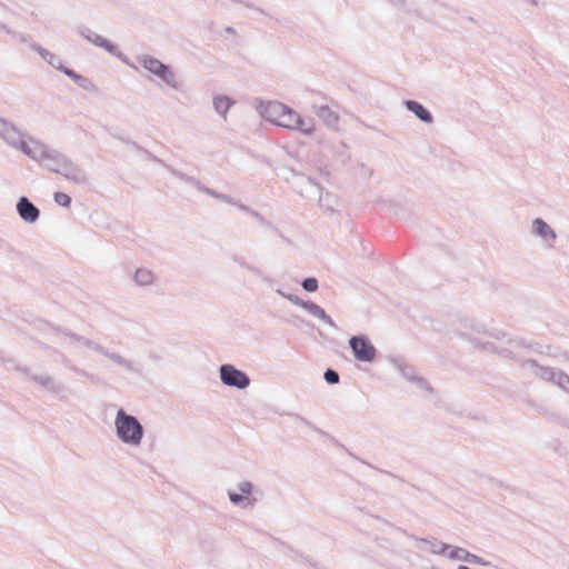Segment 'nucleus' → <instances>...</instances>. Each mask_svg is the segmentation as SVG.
Returning <instances> with one entry per match:
<instances>
[{
  "instance_id": "nucleus-52",
  "label": "nucleus",
  "mask_w": 569,
  "mask_h": 569,
  "mask_svg": "<svg viewBox=\"0 0 569 569\" xmlns=\"http://www.w3.org/2000/svg\"><path fill=\"white\" fill-rule=\"evenodd\" d=\"M458 569H470V568H469V567H467V566H465V565H460V566L458 567Z\"/></svg>"
},
{
  "instance_id": "nucleus-37",
  "label": "nucleus",
  "mask_w": 569,
  "mask_h": 569,
  "mask_svg": "<svg viewBox=\"0 0 569 569\" xmlns=\"http://www.w3.org/2000/svg\"><path fill=\"white\" fill-rule=\"evenodd\" d=\"M54 202L61 207H70L71 197L64 192L58 191L53 194Z\"/></svg>"
},
{
  "instance_id": "nucleus-16",
  "label": "nucleus",
  "mask_w": 569,
  "mask_h": 569,
  "mask_svg": "<svg viewBox=\"0 0 569 569\" xmlns=\"http://www.w3.org/2000/svg\"><path fill=\"white\" fill-rule=\"evenodd\" d=\"M389 362L398 370V372L408 381L416 382L420 388L430 389L427 381L417 376L416 369L405 362L400 358H389Z\"/></svg>"
},
{
  "instance_id": "nucleus-53",
  "label": "nucleus",
  "mask_w": 569,
  "mask_h": 569,
  "mask_svg": "<svg viewBox=\"0 0 569 569\" xmlns=\"http://www.w3.org/2000/svg\"><path fill=\"white\" fill-rule=\"evenodd\" d=\"M386 525L393 527L389 521L382 520Z\"/></svg>"
},
{
  "instance_id": "nucleus-5",
  "label": "nucleus",
  "mask_w": 569,
  "mask_h": 569,
  "mask_svg": "<svg viewBox=\"0 0 569 569\" xmlns=\"http://www.w3.org/2000/svg\"><path fill=\"white\" fill-rule=\"evenodd\" d=\"M78 345H82V346L91 349L96 353L108 358L116 365L124 368L127 371H130V372H133L137 375L141 373L140 367L138 365H136L133 361L122 357L121 355H119L117 352L110 351L108 348H106L104 346H102L99 342H96L94 340H91L89 338L80 336V340H78Z\"/></svg>"
},
{
  "instance_id": "nucleus-29",
  "label": "nucleus",
  "mask_w": 569,
  "mask_h": 569,
  "mask_svg": "<svg viewBox=\"0 0 569 569\" xmlns=\"http://www.w3.org/2000/svg\"><path fill=\"white\" fill-rule=\"evenodd\" d=\"M169 171L172 176H174L176 178H178L179 180H181L186 183L193 186L199 191L203 192L206 190V186L203 183H201V181L199 179H197L196 177L189 176V174H187L180 170H177L174 168H169Z\"/></svg>"
},
{
  "instance_id": "nucleus-43",
  "label": "nucleus",
  "mask_w": 569,
  "mask_h": 569,
  "mask_svg": "<svg viewBox=\"0 0 569 569\" xmlns=\"http://www.w3.org/2000/svg\"><path fill=\"white\" fill-rule=\"evenodd\" d=\"M20 41L27 43L31 48V43L33 42L30 34L19 33L17 34Z\"/></svg>"
},
{
  "instance_id": "nucleus-21",
  "label": "nucleus",
  "mask_w": 569,
  "mask_h": 569,
  "mask_svg": "<svg viewBox=\"0 0 569 569\" xmlns=\"http://www.w3.org/2000/svg\"><path fill=\"white\" fill-rule=\"evenodd\" d=\"M31 49L37 51L40 54V57L44 61H47L52 68L60 70L62 73H63V70L68 69L67 67L63 66L62 60L58 56H56L51 51L44 49L39 43L32 42Z\"/></svg>"
},
{
  "instance_id": "nucleus-39",
  "label": "nucleus",
  "mask_w": 569,
  "mask_h": 569,
  "mask_svg": "<svg viewBox=\"0 0 569 569\" xmlns=\"http://www.w3.org/2000/svg\"><path fill=\"white\" fill-rule=\"evenodd\" d=\"M323 378L329 385H336L340 380L339 373L333 369H327Z\"/></svg>"
},
{
  "instance_id": "nucleus-31",
  "label": "nucleus",
  "mask_w": 569,
  "mask_h": 569,
  "mask_svg": "<svg viewBox=\"0 0 569 569\" xmlns=\"http://www.w3.org/2000/svg\"><path fill=\"white\" fill-rule=\"evenodd\" d=\"M63 73L70 79H72L80 88L84 90H92L94 87L93 83L87 77L78 74L74 70L70 68L63 70Z\"/></svg>"
},
{
  "instance_id": "nucleus-33",
  "label": "nucleus",
  "mask_w": 569,
  "mask_h": 569,
  "mask_svg": "<svg viewBox=\"0 0 569 569\" xmlns=\"http://www.w3.org/2000/svg\"><path fill=\"white\" fill-rule=\"evenodd\" d=\"M232 260L238 263L241 268L250 271L251 273H253L256 277L262 279V280H267V277H264L262 270L249 262L246 261V259H243L242 257L240 256H237V254H233L232 256Z\"/></svg>"
},
{
  "instance_id": "nucleus-40",
  "label": "nucleus",
  "mask_w": 569,
  "mask_h": 569,
  "mask_svg": "<svg viewBox=\"0 0 569 569\" xmlns=\"http://www.w3.org/2000/svg\"><path fill=\"white\" fill-rule=\"evenodd\" d=\"M286 299L301 308H303V305L306 302V300H302L301 298H299L297 295H293V293H289L288 296H286Z\"/></svg>"
},
{
  "instance_id": "nucleus-38",
  "label": "nucleus",
  "mask_w": 569,
  "mask_h": 569,
  "mask_svg": "<svg viewBox=\"0 0 569 569\" xmlns=\"http://www.w3.org/2000/svg\"><path fill=\"white\" fill-rule=\"evenodd\" d=\"M301 286L306 291L315 292L318 290L319 283L316 278L309 277L302 280Z\"/></svg>"
},
{
  "instance_id": "nucleus-32",
  "label": "nucleus",
  "mask_w": 569,
  "mask_h": 569,
  "mask_svg": "<svg viewBox=\"0 0 569 569\" xmlns=\"http://www.w3.org/2000/svg\"><path fill=\"white\" fill-rule=\"evenodd\" d=\"M52 330L62 338V340L70 345V346H77L78 340H80V335L74 333L68 329H63L59 326H52Z\"/></svg>"
},
{
  "instance_id": "nucleus-15",
  "label": "nucleus",
  "mask_w": 569,
  "mask_h": 569,
  "mask_svg": "<svg viewBox=\"0 0 569 569\" xmlns=\"http://www.w3.org/2000/svg\"><path fill=\"white\" fill-rule=\"evenodd\" d=\"M256 109L266 121L277 124L281 113L286 110V104L278 101H259Z\"/></svg>"
},
{
  "instance_id": "nucleus-44",
  "label": "nucleus",
  "mask_w": 569,
  "mask_h": 569,
  "mask_svg": "<svg viewBox=\"0 0 569 569\" xmlns=\"http://www.w3.org/2000/svg\"><path fill=\"white\" fill-rule=\"evenodd\" d=\"M232 206H236L238 207L240 210L244 211V212H248L250 213V210H252L250 207L241 203L240 201L237 200V203H231Z\"/></svg>"
},
{
  "instance_id": "nucleus-12",
  "label": "nucleus",
  "mask_w": 569,
  "mask_h": 569,
  "mask_svg": "<svg viewBox=\"0 0 569 569\" xmlns=\"http://www.w3.org/2000/svg\"><path fill=\"white\" fill-rule=\"evenodd\" d=\"M54 173L60 174L66 180L79 186H84L89 182L87 172L68 156L61 167L59 169H54Z\"/></svg>"
},
{
  "instance_id": "nucleus-19",
  "label": "nucleus",
  "mask_w": 569,
  "mask_h": 569,
  "mask_svg": "<svg viewBox=\"0 0 569 569\" xmlns=\"http://www.w3.org/2000/svg\"><path fill=\"white\" fill-rule=\"evenodd\" d=\"M521 366L523 368L529 367L531 372L536 377H539L540 379L546 380V381H550V382L555 381L556 376H557L558 370H559V369H555V368H551V367L539 366L537 363V361L532 360V359H527V360L522 361Z\"/></svg>"
},
{
  "instance_id": "nucleus-42",
  "label": "nucleus",
  "mask_w": 569,
  "mask_h": 569,
  "mask_svg": "<svg viewBox=\"0 0 569 569\" xmlns=\"http://www.w3.org/2000/svg\"><path fill=\"white\" fill-rule=\"evenodd\" d=\"M250 214L253 218H256V220H258L260 223H262V224H270L260 212H258V211L252 209V210H250Z\"/></svg>"
},
{
  "instance_id": "nucleus-6",
  "label": "nucleus",
  "mask_w": 569,
  "mask_h": 569,
  "mask_svg": "<svg viewBox=\"0 0 569 569\" xmlns=\"http://www.w3.org/2000/svg\"><path fill=\"white\" fill-rule=\"evenodd\" d=\"M237 489L239 492L232 490L228 491V497L231 503L243 509H252L258 502V498L252 495L253 492H259L258 490H254L252 482L241 481L237 485Z\"/></svg>"
},
{
  "instance_id": "nucleus-7",
  "label": "nucleus",
  "mask_w": 569,
  "mask_h": 569,
  "mask_svg": "<svg viewBox=\"0 0 569 569\" xmlns=\"http://www.w3.org/2000/svg\"><path fill=\"white\" fill-rule=\"evenodd\" d=\"M77 32L89 42L93 43L94 46L104 49L107 52H109L111 56L117 57L122 62L129 64L128 58L119 51L118 47L110 42L108 39L101 37L100 34L92 31L90 28L86 26H79L77 28Z\"/></svg>"
},
{
  "instance_id": "nucleus-24",
  "label": "nucleus",
  "mask_w": 569,
  "mask_h": 569,
  "mask_svg": "<svg viewBox=\"0 0 569 569\" xmlns=\"http://www.w3.org/2000/svg\"><path fill=\"white\" fill-rule=\"evenodd\" d=\"M303 309L308 313H310L311 316L320 319L321 321H323L325 323L329 325L330 327L337 328V325L332 320V318L330 316H328L327 312L325 311V309H322L317 303H315L312 301H309V300H306V302L303 305Z\"/></svg>"
},
{
  "instance_id": "nucleus-8",
  "label": "nucleus",
  "mask_w": 569,
  "mask_h": 569,
  "mask_svg": "<svg viewBox=\"0 0 569 569\" xmlns=\"http://www.w3.org/2000/svg\"><path fill=\"white\" fill-rule=\"evenodd\" d=\"M220 380L224 386L243 390L250 386L249 376L233 365H221L219 368Z\"/></svg>"
},
{
  "instance_id": "nucleus-26",
  "label": "nucleus",
  "mask_w": 569,
  "mask_h": 569,
  "mask_svg": "<svg viewBox=\"0 0 569 569\" xmlns=\"http://www.w3.org/2000/svg\"><path fill=\"white\" fill-rule=\"evenodd\" d=\"M132 279L137 286L147 287L151 286L157 277L152 270L141 267L134 271Z\"/></svg>"
},
{
  "instance_id": "nucleus-4",
  "label": "nucleus",
  "mask_w": 569,
  "mask_h": 569,
  "mask_svg": "<svg viewBox=\"0 0 569 569\" xmlns=\"http://www.w3.org/2000/svg\"><path fill=\"white\" fill-rule=\"evenodd\" d=\"M138 62L150 73L154 74L159 79H161L167 86L179 89L180 82L177 79L176 73L172 71V69L168 66L161 62L159 59L150 56V54H142L139 56Z\"/></svg>"
},
{
  "instance_id": "nucleus-47",
  "label": "nucleus",
  "mask_w": 569,
  "mask_h": 569,
  "mask_svg": "<svg viewBox=\"0 0 569 569\" xmlns=\"http://www.w3.org/2000/svg\"><path fill=\"white\" fill-rule=\"evenodd\" d=\"M19 370H21L24 375L29 376L31 378L32 373L30 372V369L29 368H18Z\"/></svg>"
},
{
  "instance_id": "nucleus-51",
  "label": "nucleus",
  "mask_w": 569,
  "mask_h": 569,
  "mask_svg": "<svg viewBox=\"0 0 569 569\" xmlns=\"http://www.w3.org/2000/svg\"><path fill=\"white\" fill-rule=\"evenodd\" d=\"M310 190H307V194L303 193V191L300 192V196H303V197H309L310 196Z\"/></svg>"
},
{
  "instance_id": "nucleus-30",
  "label": "nucleus",
  "mask_w": 569,
  "mask_h": 569,
  "mask_svg": "<svg viewBox=\"0 0 569 569\" xmlns=\"http://www.w3.org/2000/svg\"><path fill=\"white\" fill-rule=\"evenodd\" d=\"M233 103L234 101L227 96H217L213 98V108L216 112L222 116L223 118H226L229 109Z\"/></svg>"
},
{
  "instance_id": "nucleus-2",
  "label": "nucleus",
  "mask_w": 569,
  "mask_h": 569,
  "mask_svg": "<svg viewBox=\"0 0 569 569\" xmlns=\"http://www.w3.org/2000/svg\"><path fill=\"white\" fill-rule=\"evenodd\" d=\"M0 138L12 149H16L27 157L32 150V143L29 141L31 136L21 131L14 123L0 117Z\"/></svg>"
},
{
  "instance_id": "nucleus-25",
  "label": "nucleus",
  "mask_w": 569,
  "mask_h": 569,
  "mask_svg": "<svg viewBox=\"0 0 569 569\" xmlns=\"http://www.w3.org/2000/svg\"><path fill=\"white\" fill-rule=\"evenodd\" d=\"M31 380L44 387L52 393H60L64 390V386L57 382L52 377L48 375H32Z\"/></svg>"
},
{
  "instance_id": "nucleus-20",
  "label": "nucleus",
  "mask_w": 569,
  "mask_h": 569,
  "mask_svg": "<svg viewBox=\"0 0 569 569\" xmlns=\"http://www.w3.org/2000/svg\"><path fill=\"white\" fill-rule=\"evenodd\" d=\"M447 556L450 559L461 560V561H466V562H469L472 565H481V566L489 565V562L486 561L483 558H481L475 553H471L461 547L451 546V549Z\"/></svg>"
},
{
  "instance_id": "nucleus-34",
  "label": "nucleus",
  "mask_w": 569,
  "mask_h": 569,
  "mask_svg": "<svg viewBox=\"0 0 569 569\" xmlns=\"http://www.w3.org/2000/svg\"><path fill=\"white\" fill-rule=\"evenodd\" d=\"M295 130L300 131L303 134H311L315 131V123L313 120L308 118H302L300 114L298 117V123L297 127H295Z\"/></svg>"
},
{
  "instance_id": "nucleus-23",
  "label": "nucleus",
  "mask_w": 569,
  "mask_h": 569,
  "mask_svg": "<svg viewBox=\"0 0 569 569\" xmlns=\"http://www.w3.org/2000/svg\"><path fill=\"white\" fill-rule=\"evenodd\" d=\"M406 109L412 113L422 122L431 123L433 117L429 110H427L421 103L415 100H406L403 102Z\"/></svg>"
},
{
  "instance_id": "nucleus-9",
  "label": "nucleus",
  "mask_w": 569,
  "mask_h": 569,
  "mask_svg": "<svg viewBox=\"0 0 569 569\" xmlns=\"http://www.w3.org/2000/svg\"><path fill=\"white\" fill-rule=\"evenodd\" d=\"M306 183L310 189L315 190L316 194H318V204L325 213L333 214L339 211L338 207L340 202L336 194L329 191H323V188L309 177L306 178Z\"/></svg>"
},
{
  "instance_id": "nucleus-17",
  "label": "nucleus",
  "mask_w": 569,
  "mask_h": 569,
  "mask_svg": "<svg viewBox=\"0 0 569 569\" xmlns=\"http://www.w3.org/2000/svg\"><path fill=\"white\" fill-rule=\"evenodd\" d=\"M531 231L539 237L548 248H553L557 240L556 231L541 218L532 221Z\"/></svg>"
},
{
  "instance_id": "nucleus-1",
  "label": "nucleus",
  "mask_w": 569,
  "mask_h": 569,
  "mask_svg": "<svg viewBox=\"0 0 569 569\" xmlns=\"http://www.w3.org/2000/svg\"><path fill=\"white\" fill-rule=\"evenodd\" d=\"M114 428L117 437L124 445L138 447L141 445L144 429L137 417L127 413L120 408L116 415Z\"/></svg>"
},
{
  "instance_id": "nucleus-22",
  "label": "nucleus",
  "mask_w": 569,
  "mask_h": 569,
  "mask_svg": "<svg viewBox=\"0 0 569 569\" xmlns=\"http://www.w3.org/2000/svg\"><path fill=\"white\" fill-rule=\"evenodd\" d=\"M313 112L319 117V119L322 120V122L327 127L335 129V130L338 128L339 117L328 106H320V107L315 106Z\"/></svg>"
},
{
  "instance_id": "nucleus-27",
  "label": "nucleus",
  "mask_w": 569,
  "mask_h": 569,
  "mask_svg": "<svg viewBox=\"0 0 569 569\" xmlns=\"http://www.w3.org/2000/svg\"><path fill=\"white\" fill-rule=\"evenodd\" d=\"M60 362L61 365L70 370L71 372L78 375L79 377H82V378H86L88 379L89 381L91 382H96L97 381V378L94 375L90 373L89 371L80 368L79 366H77L71 359H69L67 356L64 355H61V359H60Z\"/></svg>"
},
{
  "instance_id": "nucleus-11",
  "label": "nucleus",
  "mask_w": 569,
  "mask_h": 569,
  "mask_svg": "<svg viewBox=\"0 0 569 569\" xmlns=\"http://www.w3.org/2000/svg\"><path fill=\"white\" fill-rule=\"evenodd\" d=\"M54 173L60 174L66 180L79 186H84L89 182L87 172L68 156L61 167L59 169H54Z\"/></svg>"
},
{
  "instance_id": "nucleus-50",
  "label": "nucleus",
  "mask_w": 569,
  "mask_h": 569,
  "mask_svg": "<svg viewBox=\"0 0 569 569\" xmlns=\"http://www.w3.org/2000/svg\"><path fill=\"white\" fill-rule=\"evenodd\" d=\"M226 32L233 34V33H236V30L232 27H227Z\"/></svg>"
},
{
  "instance_id": "nucleus-46",
  "label": "nucleus",
  "mask_w": 569,
  "mask_h": 569,
  "mask_svg": "<svg viewBox=\"0 0 569 569\" xmlns=\"http://www.w3.org/2000/svg\"><path fill=\"white\" fill-rule=\"evenodd\" d=\"M0 30L7 33H13L6 24L0 23Z\"/></svg>"
},
{
  "instance_id": "nucleus-13",
  "label": "nucleus",
  "mask_w": 569,
  "mask_h": 569,
  "mask_svg": "<svg viewBox=\"0 0 569 569\" xmlns=\"http://www.w3.org/2000/svg\"><path fill=\"white\" fill-rule=\"evenodd\" d=\"M54 173L60 174L66 180L79 186H84L89 182L87 172L68 156L61 167L59 169H54Z\"/></svg>"
},
{
  "instance_id": "nucleus-14",
  "label": "nucleus",
  "mask_w": 569,
  "mask_h": 569,
  "mask_svg": "<svg viewBox=\"0 0 569 569\" xmlns=\"http://www.w3.org/2000/svg\"><path fill=\"white\" fill-rule=\"evenodd\" d=\"M396 530L407 535L408 537L415 539L418 542V548L425 551H429L433 555H448L451 549L450 545H447L442 541H439L435 538L426 539V538H417L412 535H408L405 530L399 527H396Z\"/></svg>"
},
{
  "instance_id": "nucleus-3",
  "label": "nucleus",
  "mask_w": 569,
  "mask_h": 569,
  "mask_svg": "<svg viewBox=\"0 0 569 569\" xmlns=\"http://www.w3.org/2000/svg\"><path fill=\"white\" fill-rule=\"evenodd\" d=\"M29 141L32 143V150L29 154V158L40 163L53 173L54 169H59L67 158V154L48 147L40 140L29 138Z\"/></svg>"
},
{
  "instance_id": "nucleus-35",
  "label": "nucleus",
  "mask_w": 569,
  "mask_h": 569,
  "mask_svg": "<svg viewBox=\"0 0 569 569\" xmlns=\"http://www.w3.org/2000/svg\"><path fill=\"white\" fill-rule=\"evenodd\" d=\"M203 193H206L212 198L219 199L229 204L237 203V200L234 198L230 197L229 194L220 193V192L216 191L214 189H211L208 187H206V190L203 191Z\"/></svg>"
},
{
  "instance_id": "nucleus-45",
  "label": "nucleus",
  "mask_w": 569,
  "mask_h": 569,
  "mask_svg": "<svg viewBox=\"0 0 569 569\" xmlns=\"http://www.w3.org/2000/svg\"><path fill=\"white\" fill-rule=\"evenodd\" d=\"M498 353L505 356V357H512V351L510 349H507V348H503L501 350L498 351Z\"/></svg>"
},
{
  "instance_id": "nucleus-36",
  "label": "nucleus",
  "mask_w": 569,
  "mask_h": 569,
  "mask_svg": "<svg viewBox=\"0 0 569 569\" xmlns=\"http://www.w3.org/2000/svg\"><path fill=\"white\" fill-rule=\"evenodd\" d=\"M553 383L561 388L563 391L569 393V376L562 370H558Z\"/></svg>"
},
{
  "instance_id": "nucleus-10",
  "label": "nucleus",
  "mask_w": 569,
  "mask_h": 569,
  "mask_svg": "<svg viewBox=\"0 0 569 569\" xmlns=\"http://www.w3.org/2000/svg\"><path fill=\"white\" fill-rule=\"evenodd\" d=\"M353 356L359 361L371 362L376 359L377 349L366 336H353L349 340Z\"/></svg>"
},
{
  "instance_id": "nucleus-48",
  "label": "nucleus",
  "mask_w": 569,
  "mask_h": 569,
  "mask_svg": "<svg viewBox=\"0 0 569 569\" xmlns=\"http://www.w3.org/2000/svg\"><path fill=\"white\" fill-rule=\"evenodd\" d=\"M276 292H277L279 296L283 297V298H286V296H288V295H289V293H287V292H284V291H282L281 289H277V290H276Z\"/></svg>"
},
{
  "instance_id": "nucleus-28",
  "label": "nucleus",
  "mask_w": 569,
  "mask_h": 569,
  "mask_svg": "<svg viewBox=\"0 0 569 569\" xmlns=\"http://www.w3.org/2000/svg\"><path fill=\"white\" fill-rule=\"evenodd\" d=\"M299 113L286 106V110L281 113V117L276 126L295 130L298 123Z\"/></svg>"
},
{
  "instance_id": "nucleus-41",
  "label": "nucleus",
  "mask_w": 569,
  "mask_h": 569,
  "mask_svg": "<svg viewBox=\"0 0 569 569\" xmlns=\"http://www.w3.org/2000/svg\"><path fill=\"white\" fill-rule=\"evenodd\" d=\"M508 345L511 347V348H518V347H526V348H529L530 346L529 345H526L523 340L521 339H509L508 340Z\"/></svg>"
},
{
  "instance_id": "nucleus-18",
  "label": "nucleus",
  "mask_w": 569,
  "mask_h": 569,
  "mask_svg": "<svg viewBox=\"0 0 569 569\" xmlns=\"http://www.w3.org/2000/svg\"><path fill=\"white\" fill-rule=\"evenodd\" d=\"M19 217L27 223H34L40 217V210L27 197L19 198L17 206Z\"/></svg>"
},
{
  "instance_id": "nucleus-49",
  "label": "nucleus",
  "mask_w": 569,
  "mask_h": 569,
  "mask_svg": "<svg viewBox=\"0 0 569 569\" xmlns=\"http://www.w3.org/2000/svg\"><path fill=\"white\" fill-rule=\"evenodd\" d=\"M300 419H301V421H302L303 423H306V425H307V426H309L310 428H313V429H315V427H313V425H312L311 422H309V421H308V420H306L305 418H300Z\"/></svg>"
}]
</instances>
